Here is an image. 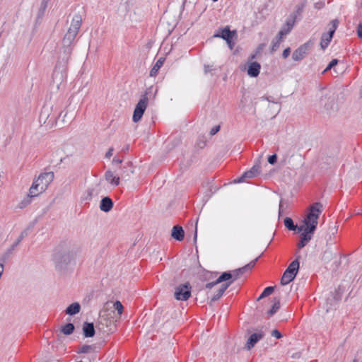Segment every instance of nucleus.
<instances>
[{
  "instance_id": "obj_31",
  "label": "nucleus",
  "mask_w": 362,
  "mask_h": 362,
  "mask_svg": "<svg viewBox=\"0 0 362 362\" xmlns=\"http://www.w3.org/2000/svg\"><path fill=\"white\" fill-rule=\"evenodd\" d=\"M75 329V327L74 324L69 322L66 324L64 326H63L61 329L62 332L65 335H70L71 334Z\"/></svg>"
},
{
  "instance_id": "obj_16",
  "label": "nucleus",
  "mask_w": 362,
  "mask_h": 362,
  "mask_svg": "<svg viewBox=\"0 0 362 362\" xmlns=\"http://www.w3.org/2000/svg\"><path fill=\"white\" fill-rule=\"evenodd\" d=\"M261 65L257 62H252L248 63L247 73L250 77H257L259 74Z\"/></svg>"
},
{
  "instance_id": "obj_37",
  "label": "nucleus",
  "mask_w": 362,
  "mask_h": 362,
  "mask_svg": "<svg viewBox=\"0 0 362 362\" xmlns=\"http://www.w3.org/2000/svg\"><path fill=\"white\" fill-rule=\"evenodd\" d=\"M92 350H93V346L84 344L80 347L79 350L77 351V353L78 354H87V353H89L90 351H91Z\"/></svg>"
},
{
  "instance_id": "obj_17",
  "label": "nucleus",
  "mask_w": 362,
  "mask_h": 362,
  "mask_svg": "<svg viewBox=\"0 0 362 362\" xmlns=\"http://www.w3.org/2000/svg\"><path fill=\"white\" fill-rule=\"evenodd\" d=\"M105 178L112 186L115 187L119 185L120 177L118 173L115 175L112 171L107 170L105 173Z\"/></svg>"
},
{
  "instance_id": "obj_2",
  "label": "nucleus",
  "mask_w": 362,
  "mask_h": 362,
  "mask_svg": "<svg viewBox=\"0 0 362 362\" xmlns=\"http://www.w3.org/2000/svg\"><path fill=\"white\" fill-rule=\"evenodd\" d=\"M78 249L59 246L53 254V261L55 268L59 272H64L68 266L74 262L78 254Z\"/></svg>"
},
{
  "instance_id": "obj_24",
  "label": "nucleus",
  "mask_w": 362,
  "mask_h": 362,
  "mask_svg": "<svg viewBox=\"0 0 362 362\" xmlns=\"http://www.w3.org/2000/svg\"><path fill=\"white\" fill-rule=\"evenodd\" d=\"M80 310L81 305L78 303L75 302L71 303L66 308V309L65 310V313L69 315H74L78 313Z\"/></svg>"
},
{
  "instance_id": "obj_28",
  "label": "nucleus",
  "mask_w": 362,
  "mask_h": 362,
  "mask_svg": "<svg viewBox=\"0 0 362 362\" xmlns=\"http://www.w3.org/2000/svg\"><path fill=\"white\" fill-rule=\"evenodd\" d=\"M233 274L230 271L223 272L217 279L218 282H227L232 280Z\"/></svg>"
},
{
  "instance_id": "obj_32",
  "label": "nucleus",
  "mask_w": 362,
  "mask_h": 362,
  "mask_svg": "<svg viewBox=\"0 0 362 362\" xmlns=\"http://www.w3.org/2000/svg\"><path fill=\"white\" fill-rule=\"evenodd\" d=\"M333 257L334 253L330 249L327 248L324 251L322 255V260L325 262H329L333 259Z\"/></svg>"
},
{
  "instance_id": "obj_27",
  "label": "nucleus",
  "mask_w": 362,
  "mask_h": 362,
  "mask_svg": "<svg viewBox=\"0 0 362 362\" xmlns=\"http://www.w3.org/2000/svg\"><path fill=\"white\" fill-rule=\"evenodd\" d=\"M274 305H272V308L267 311V315L269 317L274 315L281 307L280 299L274 298Z\"/></svg>"
},
{
  "instance_id": "obj_38",
  "label": "nucleus",
  "mask_w": 362,
  "mask_h": 362,
  "mask_svg": "<svg viewBox=\"0 0 362 362\" xmlns=\"http://www.w3.org/2000/svg\"><path fill=\"white\" fill-rule=\"evenodd\" d=\"M113 307L115 310H117L118 315L120 316L124 310V307L121 302L119 300H116L113 304Z\"/></svg>"
},
{
  "instance_id": "obj_39",
  "label": "nucleus",
  "mask_w": 362,
  "mask_h": 362,
  "mask_svg": "<svg viewBox=\"0 0 362 362\" xmlns=\"http://www.w3.org/2000/svg\"><path fill=\"white\" fill-rule=\"evenodd\" d=\"M32 198H33V197H31L30 196V194H28V197H25L24 199H23V200L19 203V204H18L19 208H20V209H23V208L26 207L28 204H30V202H31V199H32Z\"/></svg>"
},
{
  "instance_id": "obj_29",
  "label": "nucleus",
  "mask_w": 362,
  "mask_h": 362,
  "mask_svg": "<svg viewBox=\"0 0 362 362\" xmlns=\"http://www.w3.org/2000/svg\"><path fill=\"white\" fill-rule=\"evenodd\" d=\"M113 314H115V310H110L107 308H104L100 312V318L104 320L109 319L112 317Z\"/></svg>"
},
{
  "instance_id": "obj_53",
  "label": "nucleus",
  "mask_w": 362,
  "mask_h": 362,
  "mask_svg": "<svg viewBox=\"0 0 362 362\" xmlns=\"http://www.w3.org/2000/svg\"><path fill=\"white\" fill-rule=\"evenodd\" d=\"M291 54V49L290 47L286 48L282 53V57L284 59H286Z\"/></svg>"
},
{
  "instance_id": "obj_49",
  "label": "nucleus",
  "mask_w": 362,
  "mask_h": 362,
  "mask_svg": "<svg viewBox=\"0 0 362 362\" xmlns=\"http://www.w3.org/2000/svg\"><path fill=\"white\" fill-rule=\"evenodd\" d=\"M271 334L272 337L276 338V339H281L282 338L283 335L281 333L276 329L272 331Z\"/></svg>"
},
{
  "instance_id": "obj_4",
  "label": "nucleus",
  "mask_w": 362,
  "mask_h": 362,
  "mask_svg": "<svg viewBox=\"0 0 362 362\" xmlns=\"http://www.w3.org/2000/svg\"><path fill=\"white\" fill-rule=\"evenodd\" d=\"M300 256L298 255L297 258L290 263L288 267L286 268L281 279V285H286L296 278L300 267Z\"/></svg>"
},
{
  "instance_id": "obj_59",
  "label": "nucleus",
  "mask_w": 362,
  "mask_h": 362,
  "mask_svg": "<svg viewBox=\"0 0 362 362\" xmlns=\"http://www.w3.org/2000/svg\"><path fill=\"white\" fill-rule=\"evenodd\" d=\"M229 48L232 50L233 49V47L235 46V42H233V40H229L228 41H226Z\"/></svg>"
},
{
  "instance_id": "obj_9",
  "label": "nucleus",
  "mask_w": 362,
  "mask_h": 362,
  "mask_svg": "<svg viewBox=\"0 0 362 362\" xmlns=\"http://www.w3.org/2000/svg\"><path fill=\"white\" fill-rule=\"evenodd\" d=\"M54 177V175L53 172L40 173L36 179V181H37L40 185V187L41 189L40 191H45L49 185L53 181Z\"/></svg>"
},
{
  "instance_id": "obj_5",
  "label": "nucleus",
  "mask_w": 362,
  "mask_h": 362,
  "mask_svg": "<svg viewBox=\"0 0 362 362\" xmlns=\"http://www.w3.org/2000/svg\"><path fill=\"white\" fill-rule=\"evenodd\" d=\"M151 87L148 88L144 94L141 95V99L136 105L132 117V120L134 122H138L141 120L148 105V94L151 93Z\"/></svg>"
},
{
  "instance_id": "obj_12",
  "label": "nucleus",
  "mask_w": 362,
  "mask_h": 362,
  "mask_svg": "<svg viewBox=\"0 0 362 362\" xmlns=\"http://www.w3.org/2000/svg\"><path fill=\"white\" fill-rule=\"evenodd\" d=\"M309 47V42L300 45L293 52L292 59L296 62L301 61L307 55Z\"/></svg>"
},
{
  "instance_id": "obj_22",
  "label": "nucleus",
  "mask_w": 362,
  "mask_h": 362,
  "mask_svg": "<svg viewBox=\"0 0 362 362\" xmlns=\"http://www.w3.org/2000/svg\"><path fill=\"white\" fill-rule=\"evenodd\" d=\"M305 6V2H302L299 4H298L296 6V10L290 15L289 19L294 20V22L296 23V21L297 20L298 17L301 16Z\"/></svg>"
},
{
  "instance_id": "obj_40",
  "label": "nucleus",
  "mask_w": 362,
  "mask_h": 362,
  "mask_svg": "<svg viewBox=\"0 0 362 362\" xmlns=\"http://www.w3.org/2000/svg\"><path fill=\"white\" fill-rule=\"evenodd\" d=\"M344 292V290L341 289V286H339L337 289L335 290L334 295L333 296V299L335 301H339L341 298V295Z\"/></svg>"
},
{
  "instance_id": "obj_58",
  "label": "nucleus",
  "mask_w": 362,
  "mask_h": 362,
  "mask_svg": "<svg viewBox=\"0 0 362 362\" xmlns=\"http://www.w3.org/2000/svg\"><path fill=\"white\" fill-rule=\"evenodd\" d=\"M283 213V201L281 200L279 203V217L281 216Z\"/></svg>"
},
{
  "instance_id": "obj_33",
  "label": "nucleus",
  "mask_w": 362,
  "mask_h": 362,
  "mask_svg": "<svg viewBox=\"0 0 362 362\" xmlns=\"http://www.w3.org/2000/svg\"><path fill=\"white\" fill-rule=\"evenodd\" d=\"M294 25H295L294 20H290L289 18H288L286 20L285 25L281 28V30H283L284 31H286V34H288L291 31Z\"/></svg>"
},
{
  "instance_id": "obj_57",
  "label": "nucleus",
  "mask_w": 362,
  "mask_h": 362,
  "mask_svg": "<svg viewBox=\"0 0 362 362\" xmlns=\"http://www.w3.org/2000/svg\"><path fill=\"white\" fill-rule=\"evenodd\" d=\"M112 163L116 165H120L122 163V160L115 157L112 160Z\"/></svg>"
},
{
  "instance_id": "obj_60",
  "label": "nucleus",
  "mask_w": 362,
  "mask_h": 362,
  "mask_svg": "<svg viewBox=\"0 0 362 362\" xmlns=\"http://www.w3.org/2000/svg\"><path fill=\"white\" fill-rule=\"evenodd\" d=\"M257 54H256V52L252 54L248 58V63L252 62V61L256 58Z\"/></svg>"
},
{
  "instance_id": "obj_54",
  "label": "nucleus",
  "mask_w": 362,
  "mask_h": 362,
  "mask_svg": "<svg viewBox=\"0 0 362 362\" xmlns=\"http://www.w3.org/2000/svg\"><path fill=\"white\" fill-rule=\"evenodd\" d=\"M219 130H220V126H219V125H218V126H215V127H214L211 129V131H210V134H211V135H214V134H216L217 132H219Z\"/></svg>"
},
{
  "instance_id": "obj_14",
  "label": "nucleus",
  "mask_w": 362,
  "mask_h": 362,
  "mask_svg": "<svg viewBox=\"0 0 362 362\" xmlns=\"http://www.w3.org/2000/svg\"><path fill=\"white\" fill-rule=\"evenodd\" d=\"M321 105L324 106L325 109L328 113L337 110V105L335 103V99L334 97L322 98L320 100Z\"/></svg>"
},
{
  "instance_id": "obj_10",
  "label": "nucleus",
  "mask_w": 362,
  "mask_h": 362,
  "mask_svg": "<svg viewBox=\"0 0 362 362\" xmlns=\"http://www.w3.org/2000/svg\"><path fill=\"white\" fill-rule=\"evenodd\" d=\"M236 35V30H230L229 26H226L220 28L216 33H214L213 37H220L226 41H228L229 40H233V38Z\"/></svg>"
},
{
  "instance_id": "obj_3",
  "label": "nucleus",
  "mask_w": 362,
  "mask_h": 362,
  "mask_svg": "<svg viewBox=\"0 0 362 362\" xmlns=\"http://www.w3.org/2000/svg\"><path fill=\"white\" fill-rule=\"evenodd\" d=\"M323 205L320 202H315L309 207V211L303 220L304 229L315 233L318 223V218L322 211Z\"/></svg>"
},
{
  "instance_id": "obj_46",
  "label": "nucleus",
  "mask_w": 362,
  "mask_h": 362,
  "mask_svg": "<svg viewBox=\"0 0 362 362\" xmlns=\"http://www.w3.org/2000/svg\"><path fill=\"white\" fill-rule=\"evenodd\" d=\"M233 281L225 282L221 285V288L218 290L223 293L226 291V290L231 285Z\"/></svg>"
},
{
  "instance_id": "obj_63",
  "label": "nucleus",
  "mask_w": 362,
  "mask_h": 362,
  "mask_svg": "<svg viewBox=\"0 0 362 362\" xmlns=\"http://www.w3.org/2000/svg\"><path fill=\"white\" fill-rule=\"evenodd\" d=\"M210 71L209 66H204V71L205 73H207Z\"/></svg>"
},
{
  "instance_id": "obj_21",
  "label": "nucleus",
  "mask_w": 362,
  "mask_h": 362,
  "mask_svg": "<svg viewBox=\"0 0 362 362\" xmlns=\"http://www.w3.org/2000/svg\"><path fill=\"white\" fill-rule=\"evenodd\" d=\"M284 225L286 228L289 230H297L298 233H300L304 229L305 226L295 225L293 221L290 217H286L284 218Z\"/></svg>"
},
{
  "instance_id": "obj_50",
  "label": "nucleus",
  "mask_w": 362,
  "mask_h": 362,
  "mask_svg": "<svg viewBox=\"0 0 362 362\" xmlns=\"http://www.w3.org/2000/svg\"><path fill=\"white\" fill-rule=\"evenodd\" d=\"M265 46H266L265 43L259 44L255 50L256 54H260L263 51Z\"/></svg>"
},
{
  "instance_id": "obj_42",
  "label": "nucleus",
  "mask_w": 362,
  "mask_h": 362,
  "mask_svg": "<svg viewBox=\"0 0 362 362\" xmlns=\"http://www.w3.org/2000/svg\"><path fill=\"white\" fill-rule=\"evenodd\" d=\"M280 43H281L280 40H276V39L273 40L272 43V45L271 52H274L275 51H276L277 49L279 47Z\"/></svg>"
},
{
  "instance_id": "obj_48",
  "label": "nucleus",
  "mask_w": 362,
  "mask_h": 362,
  "mask_svg": "<svg viewBox=\"0 0 362 362\" xmlns=\"http://www.w3.org/2000/svg\"><path fill=\"white\" fill-rule=\"evenodd\" d=\"M231 273H233L232 274H233V278H232V280H231V281H233V282L234 281L237 280L240 277V276L243 274L241 272H239L238 271V269L232 271Z\"/></svg>"
},
{
  "instance_id": "obj_15",
  "label": "nucleus",
  "mask_w": 362,
  "mask_h": 362,
  "mask_svg": "<svg viewBox=\"0 0 362 362\" xmlns=\"http://www.w3.org/2000/svg\"><path fill=\"white\" fill-rule=\"evenodd\" d=\"M301 232L302 233L300 237V240L297 245L299 250L304 247L309 243V241L312 239L313 235L314 234V233L305 229H303Z\"/></svg>"
},
{
  "instance_id": "obj_52",
  "label": "nucleus",
  "mask_w": 362,
  "mask_h": 362,
  "mask_svg": "<svg viewBox=\"0 0 362 362\" xmlns=\"http://www.w3.org/2000/svg\"><path fill=\"white\" fill-rule=\"evenodd\" d=\"M219 282H218V280L216 279V281H212V282H209V283H207L205 286V287L208 289H211L214 286L218 284Z\"/></svg>"
},
{
  "instance_id": "obj_35",
  "label": "nucleus",
  "mask_w": 362,
  "mask_h": 362,
  "mask_svg": "<svg viewBox=\"0 0 362 362\" xmlns=\"http://www.w3.org/2000/svg\"><path fill=\"white\" fill-rule=\"evenodd\" d=\"M49 1V0H42V1L40 8V9L38 11V13H37L38 18H41L44 15Z\"/></svg>"
},
{
  "instance_id": "obj_11",
  "label": "nucleus",
  "mask_w": 362,
  "mask_h": 362,
  "mask_svg": "<svg viewBox=\"0 0 362 362\" xmlns=\"http://www.w3.org/2000/svg\"><path fill=\"white\" fill-rule=\"evenodd\" d=\"M264 337V332L262 329L257 330L256 332L252 334L249 337V338L245 344V349H246L247 350H250Z\"/></svg>"
},
{
  "instance_id": "obj_25",
  "label": "nucleus",
  "mask_w": 362,
  "mask_h": 362,
  "mask_svg": "<svg viewBox=\"0 0 362 362\" xmlns=\"http://www.w3.org/2000/svg\"><path fill=\"white\" fill-rule=\"evenodd\" d=\"M39 182L35 180L29 189V194L31 197H35L38 196L40 194L42 193L44 191H40V187Z\"/></svg>"
},
{
  "instance_id": "obj_6",
  "label": "nucleus",
  "mask_w": 362,
  "mask_h": 362,
  "mask_svg": "<svg viewBox=\"0 0 362 362\" xmlns=\"http://www.w3.org/2000/svg\"><path fill=\"white\" fill-rule=\"evenodd\" d=\"M192 286L189 282L180 284L175 288L174 293L175 298L177 300L185 301L191 296Z\"/></svg>"
},
{
  "instance_id": "obj_8",
  "label": "nucleus",
  "mask_w": 362,
  "mask_h": 362,
  "mask_svg": "<svg viewBox=\"0 0 362 362\" xmlns=\"http://www.w3.org/2000/svg\"><path fill=\"white\" fill-rule=\"evenodd\" d=\"M261 166L260 163H255L249 170L245 172L240 177L235 180L234 182L240 183L244 182L246 179H251L257 177L260 174Z\"/></svg>"
},
{
  "instance_id": "obj_20",
  "label": "nucleus",
  "mask_w": 362,
  "mask_h": 362,
  "mask_svg": "<svg viewBox=\"0 0 362 362\" xmlns=\"http://www.w3.org/2000/svg\"><path fill=\"white\" fill-rule=\"evenodd\" d=\"M171 236L178 241H182L185 237V232L182 226H174L172 229Z\"/></svg>"
},
{
  "instance_id": "obj_36",
  "label": "nucleus",
  "mask_w": 362,
  "mask_h": 362,
  "mask_svg": "<svg viewBox=\"0 0 362 362\" xmlns=\"http://www.w3.org/2000/svg\"><path fill=\"white\" fill-rule=\"evenodd\" d=\"M49 117V108L43 107L40 115V122L43 121L44 123L46 122V120Z\"/></svg>"
},
{
  "instance_id": "obj_51",
  "label": "nucleus",
  "mask_w": 362,
  "mask_h": 362,
  "mask_svg": "<svg viewBox=\"0 0 362 362\" xmlns=\"http://www.w3.org/2000/svg\"><path fill=\"white\" fill-rule=\"evenodd\" d=\"M287 34H286V31H284L283 30H280L276 39V40H280V41L281 40V39L286 36Z\"/></svg>"
},
{
  "instance_id": "obj_30",
  "label": "nucleus",
  "mask_w": 362,
  "mask_h": 362,
  "mask_svg": "<svg viewBox=\"0 0 362 362\" xmlns=\"http://www.w3.org/2000/svg\"><path fill=\"white\" fill-rule=\"evenodd\" d=\"M259 257H257L254 260L251 261L250 263L247 264L243 267L238 268V271L239 272H241L242 274H244L247 271L251 270L255 265L257 261L258 260Z\"/></svg>"
},
{
  "instance_id": "obj_18",
  "label": "nucleus",
  "mask_w": 362,
  "mask_h": 362,
  "mask_svg": "<svg viewBox=\"0 0 362 362\" xmlns=\"http://www.w3.org/2000/svg\"><path fill=\"white\" fill-rule=\"evenodd\" d=\"M83 334L85 337L90 338L95 334V327L93 322H85L83 325Z\"/></svg>"
},
{
  "instance_id": "obj_64",
  "label": "nucleus",
  "mask_w": 362,
  "mask_h": 362,
  "mask_svg": "<svg viewBox=\"0 0 362 362\" xmlns=\"http://www.w3.org/2000/svg\"><path fill=\"white\" fill-rule=\"evenodd\" d=\"M129 145H127V146H125L123 148L122 151H129Z\"/></svg>"
},
{
  "instance_id": "obj_41",
  "label": "nucleus",
  "mask_w": 362,
  "mask_h": 362,
  "mask_svg": "<svg viewBox=\"0 0 362 362\" xmlns=\"http://www.w3.org/2000/svg\"><path fill=\"white\" fill-rule=\"evenodd\" d=\"M339 62V60L337 59H333L327 65L326 69L323 71L322 73H325L327 71L332 69L333 67H334Z\"/></svg>"
},
{
  "instance_id": "obj_55",
  "label": "nucleus",
  "mask_w": 362,
  "mask_h": 362,
  "mask_svg": "<svg viewBox=\"0 0 362 362\" xmlns=\"http://www.w3.org/2000/svg\"><path fill=\"white\" fill-rule=\"evenodd\" d=\"M358 37L362 39V23H359L357 28Z\"/></svg>"
},
{
  "instance_id": "obj_62",
  "label": "nucleus",
  "mask_w": 362,
  "mask_h": 362,
  "mask_svg": "<svg viewBox=\"0 0 362 362\" xmlns=\"http://www.w3.org/2000/svg\"><path fill=\"white\" fill-rule=\"evenodd\" d=\"M4 262H0V277L1 276V275L4 272Z\"/></svg>"
},
{
  "instance_id": "obj_43",
  "label": "nucleus",
  "mask_w": 362,
  "mask_h": 362,
  "mask_svg": "<svg viewBox=\"0 0 362 362\" xmlns=\"http://www.w3.org/2000/svg\"><path fill=\"white\" fill-rule=\"evenodd\" d=\"M275 286H267L266 287L264 291H262V294L267 297L272 294L274 291Z\"/></svg>"
},
{
  "instance_id": "obj_45",
  "label": "nucleus",
  "mask_w": 362,
  "mask_h": 362,
  "mask_svg": "<svg viewBox=\"0 0 362 362\" xmlns=\"http://www.w3.org/2000/svg\"><path fill=\"white\" fill-rule=\"evenodd\" d=\"M339 25V21L337 19H334L330 22L331 27L329 28V30L333 31L335 33V30H337Z\"/></svg>"
},
{
  "instance_id": "obj_47",
  "label": "nucleus",
  "mask_w": 362,
  "mask_h": 362,
  "mask_svg": "<svg viewBox=\"0 0 362 362\" xmlns=\"http://www.w3.org/2000/svg\"><path fill=\"white\" fill-rule=\"evenodd\" d=\"M277 161V156L276 153L268 157V163L271 165H274Z\"/></svg>"
},
{
  "instance_id": "obj_7",
  "label": "nucleus",
  "mask_w": 362,
  "mask_h": 362,
  "mask_svg": "<svg viewBox=\"0 0 362 362\" xmlns=\"http://www.w3.org/2000/svg\"><path fill=\"white\" fill-rule=\"evenodd\" d=\"M30 230V227L26 228L23 230L18 239L13 243V245L1 256L0 261L3 262H6L11 255L13 254V250L25 238L29 235Z\"/></svg>"
},
{
  "instance_id": "obj_61",
  "label": "nucleus",
  "mask_w": 362,
  "mask_h": 362,
  "mask_svg": "<svg viewBox=\"0 0 362 362\" xmlns=\"http://www.w3.org/2000/svg\"><path fill=\"white\" fill-rule=\"evenodd\" d=\"M327 37L332 39L334 32L329 30L327 33H324Z\"/></svg>"
},
{
  "instance_id": "obj_56",
  "label": "nucleus",
  "mask_w": 362,
  "mask_h": 362,
  "mask_svg": "<svg viewBox=\"0 0 362 362\" xmlns=\"http://www.w3.org/2000/svg\"><path fill=\"white\" fill-rule=\"evenodd\" d=\"M113 151H114V148L112 147L110 148L105 154V158H110L112 156Z\"/></svg>"
},
{
  "instance_id": "obj_23",
  "label": "nucleus",
  "mask_w": 362,
  "mask_h": 362,
  "mask_svg": "<svg viewBox=\"0 0 362 362\" xmlns=\"http://www.w3.org/2000/svg\"><path fill=\"white\" fill-rule=\"evenodd\" d=\"M99 184H97L95 187H89L85 192V200H90L93 197L99 194Z\"/></svg>"
},
{
  "instance_id": "obj_26",
  "label": "nucleus",
  "mask_w": 362,
  "mask_h": 362,
  "mask_svg": "<svg viewBox=\"0 0 362 362\" xmlns=\"http://www.w3.org/2000/svg\"><path fill=\"white\" fill-rule=\"evenodd\" d=\"M164 58H160L150 71V76H155L164 62Z\"/></svg>"
},
{
  "instance_id": "obj_19",
  "label": "nucleus",
  "mask_w": 362,
  "mask_h": 362,
  "mask_svg": "<svg viewBox=\"0 0 362 362\" xmlns=\"http://www.w3.org/2000/svg\"><path fill=\"white\" fill-rule=\"evenodd\" d=\"M113 202L109 197H103L100 203V209L104 212H109L113 207Z\"/></svg>"
},
{
  "instance_id": "obj_13",
  "label": "nucleus",
  "mask_w": 362,
  "mask_h": 362,
  "mask_svg": "<svg viewBox=\"0 0 362 362\" xmlns=\"http://www.w3.org/2000/svg\"><path fill=\"white\" fill-rule=\"evenodd\" d=\"M134 167L131 163H127L121 167L117 173L120 177V180H129L131 175L134 173Z\"/></svg>"
},
{
  "instance_id": "obj_44",
  "label": "nucleus",
  "mask_w": 362,
  "mask_h": 362,
  "mask_svg": "<svg viewBox=\"0 0 362 362\" xmlns=\"http://www.w3.org/2000/svg\"><path fill=\"white\" fill-rule=\"evenodd\" d=\"M223 293L220 291L219 290L217 291V293L215 294L211 298V300L209 302V305H212L213 303L214 302H216V300H218L223 295Z\"/></svg>"
},
{
  "instance_id": "obj_34",
  "label": "nucleus",
  "mask_w": 362,
  "mask_h": 362,
  "mask_svg": "<svg viewBox=\"0 0 362 362\" xmlns=\"http://www.w3.org/2000/svg\"><path fill=\"white\" fill-rule=\"evenodd\" d=\"M331 40H332V39L330 37L329 38L327 37L326 36V35H325L323 33L322 37H321V42H320L321 48L322 49H325L328 47V45H329V42H331Z\"/></svg>"
},
{
  "instance_id": "obj_1",
  "label": "nucleus",
  "mask_w": 362,
  "mask_h": 362,
  "mask_svg": "<svg viewBox=\"0 0 362 362\" xmlns=\"http://www.w3.org/2000/svg\"><path fill=\"white\" fill-rule=\"evenodd\" d=\"M81 23V16L75 14L72 18L71 25L62 40L64 54L59 57L52 74V83L58 89L66 78L67 64L72 51L71 46L78 33Z\"/></svg>"
}]
</instances>
